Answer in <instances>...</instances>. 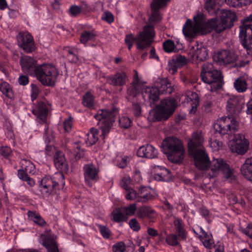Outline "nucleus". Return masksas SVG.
<instances>
[{"mask_svg": "<svg viewBox=\"0 0 252 252\" xmlns=\"http://www.w3.org/2000/svg\"><path fill=\"white\" fill-rule=\"evenodd\" d=\"M244 102L238 96H231L227 100L226 106L227 117L218 119L214 124L213 127L216 132L221 135L235 132L238 128V123L234 117L241 111Z\"/></svg>", "mask_w": 252, "mask_h": 252, "instance_id": "obj_1", "label": "nucleus"}, {"mask_svg": "<svg viewBox=\"0 0 252 252\" xmlns=\"http://www.w3.org/2000/svg\"><path fill=\"white\" fill-rule=\"evenodd\" d=\"M204 141L202 132L197 131L193 133L192 138L188 142L189 155L192 156L195 166L199 170H207L209 158L203 149L199 148Z\"/></svg>", "mask_w": 252, "mask_h": 252, "instance_id": "obj_2", "label": "nucleus"}, {"mask_svg": "<svg viewBox=\"0 0 252 252\" xmlns=\"http://www.w3.org/2000/svg\"><path fill=\"white\" fill-rule=\"evenodd\" d=\"M155 35L153 26L148 25L144 27L143 31L140 32L136 37L132 33L126 34L125 42L129 50H131L134 42H136L137 49L142 50L151 46Z\"/></svg>", "mask_w": 252, "mask_h": 252, "instance_id": "obj_3", "label": "nucleus"}, {"mask_svg": "<svg viewBox=\"0 0 252 252\" xmlns=\"http://www.w3.org/2000/svg\"><path fill=\"white\" fill-rule=\"evenodd\" d=\"M161 151L169 160L174 163L181 162L184 158L185 151L181 140L174 137L165 138L160 146Z\"/></svg>", "mask_w": 252, "mask_h": 252, "instance_id": "obj_4", "label": "nucleus"}, {"mask_svg": "<svg viewBox=\"0 0 252 252\" xmlns=\"http://www.w3.org/2000/svg\"><path fill=\"white\" fill-rule=\"evenodd\" d=\"M194 25L192 21L188 19L183 28V32L185 36L194 38L197 33L205 34L209 33V29H206L205 18L202 14L194 17Z\"/></svg>", "mask_w": 252, "mask_h": 252, "instance_id": "obj_5", "label": "nucleus"}, {"mask_svg": "<svg viewBox=\"0 0 252 252\" xmlns=\"http://www.w3.org/2000/svg\"><path fill=\"white\" fill-rule=\"evenodd\" d=\"M59 72L57 68L50 64H42L37 67L36 76L44 85L53 86L55 84Z\"/></svg>", "mask_w": 252, "mask_h": 252, "instance_id": "obj_6", "label": "nucleus"}, {"mask_svg": "<svg viewBox=\"0 0 252 252\" xmlns=\"http://www.w3.org/2000/svg\"><path fill=\"white\" fill-rule=\"evenodd\" d=\"M242 22L243 25L240 27L239 33L241 43L248 54L252 56V24L247 23L252 22V14L245 17Z\"/></svg>", "mask_w": 252, "mask_h": 252, "instance_id": "obj_7", "label": "nucleus"}, {"mask_svg": "<svg viewBox=\"0 0 252 252\" xmlns=\"http://www.w3.org/2000/svg\"><path fill=\"white\" fill-rule=\"evenodd\" d=\"M208 170H210L207 175L209 178L216 177L220 171L223 173L224 177L227 179L232 181L235 178L229 166L220 158H214L210 161Z\"/></svg>", "mask_w": 252, "mask_h": 252, "instance_id": "obj_8", "label": "nucleus"}, {"mask_svg": "<svg viewBox=\"0 0 252 252\" xmlns=\"http://www.w3.org/2000/svg\"><path fill=\"white\" fill-rule=\"evenodd\" d=\"M59 184L63 187L65 185L64 177L62 172L56 173L52 177L43 178L39 186V190L43 196H48Z\"/></svg>", "mask_w": 252, "mask_h": 252, "instance_id": "obj_9", "label": "nucleus"}, {"mask_svg": "<svg viewBox=\"0 0 252 252\" xmlns=\"http://www.w3.org/2000/svg\"><path fill=\"white\" fill-rule=\"evenodd\" d=\"M115 111L113 110H99L94 118L100 125V128L102 131L101 135L104 138L110 131L113 123L115 121Z\"/></svg>", "mask_w": 252, "mask_h": 252, "instance_id": "obj_10", "label": "nucleus"}, {"mask_svg": "<svg viewBox=\"0 0 252 252\" xmlns=\"http://www.w3.org/2000/svg\"><path fill=\"white\" fill-rule=\"evenodd\" d=\"M200 77L203 82L210 85L212 92L220 89L223 84V77L221 72L218 70L200 74Z\"/></svg>", "mask_w": 252, "mask_h": 252, "instance_id": "obj_11", "label": "nucleus"}, {"mask_svg": "<svg viewBox=\"0 0 252 252\" xmlns=\"http://www.w3.org/2000/svg\"><path fill=\"white\" fill-rule=\"evenodd\" d=\"M229 146L232 152L244 155L249 149V143L243 134H237L230 142Z\"/></svg>", "mask_w": 252, "mask_h": 252, "instance_id": "obj_12", "label": "nucleus"}, {"mask_svg": "<svg viewBox=\"0 0 252 252\" xmlns=\"http://www.w3.org/2000/svg\"><path fill=\"white\" fill-rule=\"evenodd\" d=\"M18 45L26 53H31L35 48L32 35L28 32H21L17 35Z\"/></svg>", "mask_w": 252, "mask_h": 252, "instance_id": "obj_13", "label": "nucleus"}, {"mask_svg": "<svg viewBox=\"0 0 252 252\" xmlns=\"http://www.w3.org/2000/svg\"><path fill=\"white\" fill-rule=\"evenodd\" d=\"M170 0H154L151 4V15L149 17L148 21L150 24L158 23L161 19V16L159 12L160 8L165 7L167 2Z\"/></svg>", "mask_w": 252, "mask_h": 252, "instance_id": "obj_14", "label": "nucleus"}, {"mask_svg": "<svg viewBox=\"0 0 252 252\" xmlns=\"http://www.w3.org/2000/svg\"><path fill=\"white\" fill-rule=\"evenodd\" d=\"M20 64L25 72L34 76L37 70L36 61L31 57L26 56L20 59Z\"/></svg>", "mask_w": 252, "mask_h": 252, "instance_id": "obj_15", "label": "nucleus"}, {"mask_svg": "<svg viewBox=\"0 0 252 252\" xmlns=\"http://www.w3.org/2000/svg\"><path fill=\"white\" fill-rule=\"evenodd\" d=\"M84 175L86 184L90 187L92 186L91 181L96 182L98 180V169L93 164H85L83 167Z\"/></svg>", "mask_w": 252, "mask_h": 252, "instance_id": "obj_16", "label": "nucleus"}, {"mask_svg": "<svg viewBox=\"0 0 252 252\" xmlns=\"http://www.w3.org/2000/svg\"><path fill=\"white\" fill-rule=\"evenodd\" d=\"M159 90L155 87H146L142 91V96L145 101L149 102L150 105H154L159 99Z\"/></svg>", "mask_w": 252, "mask_h": 252, "instance_id": "obj_17", "label": "nucleus"}, {"mask_svg": "<svg viewBox=\"0 0 252 252\" xmlns=\"http://www.w3.org/2000/svg\"><path fill=\"white\" fill-rule=\"evenodd\" d=\"M220 64H227L233 63L237 60L236 54L228 50H221L217 54L215 57Z\"/></svg>", "mask_w": 252, "mask_h": 252, "instance_id": "obj_18", "label": "nucleus"}, {"mask_svg": "<svg viewBox=\"0 0 252 252\" xmlns=\"http://www.w3.org/2000/svg\"><path fill=\"white\" fill-rule=\"evenodd\" d=\"M127 80V75L125 72H118L115 74L107 77V82L114 87H122L125 85Z\"/></svg>", "mask_w": 252, "mask_h": 252, "instance_id": "obj_19", "label": "nucleus"}, {"mask_svg": "<svg viewBox=\"0 0 252 252\" xmlns=\"http://www.w3.org/2000/svg\"><path fill=\"white\" fill-rule=\"evenodd\" d=\"M206 29H209V32L215 30L217 32L220 33L226 29L230 28L223 21L221 20L218 21L216 18H213L207 22L205 21Z\"/></svg>", "mask_w": 252, "mask_h": 252, "instance_id": "obj_20", "label": "nucleus"}, {"mask_svg": "<svg viewBox=\"0 0 252 252\" xmlns=\"http://www.w3.org/2000/svg\"><path fill=\"white\" fill-rule=\"evenodd\" d=\"M138 156L148 158H155L158 157V151L152 145L147 144L141 146L138 150Z\"/></svg>", "mask_w": 252, "mask_h": 252, "instance_id": "obj_21", "label": "nucleus"}, {"mask_svg": "<svg viewBox=\"0 0 252 252\" xmlns=\"http://www.w3.org/2000/svg\"><path fill=\"white\" fill-rule=\"evenodd\" d=\"M54 164L56 168L60 170L59 172H67L68 170V164L64 154L60 151L57 152L54 156Z\"/></svg>", "mask_w": 252, "mask_h": 252, "instance_id": "obj_22", "label": "nucleus"}, {"mask_svg": "<svg viewBox=\"0 0 252 252\" xmlns=\"http://www.w3.org/2000/svg\"><path fill=\"white\" fill-rule=\"evenodd\" d=\"M32 113L36 115L37 118L42 123L45 122L48 113V108L43 102H39L35 109L32 110Z\"/></svg>", "mask_w": 252, "mask_h": 252, "instance_id": "obj_23", "label": "nucleus"}, {"mask_svg": "<svg viewBox=\"0 0 252 252\" xmlns=\"http://www.w3.org/2000/svg\"><path fill=\"white\" fill-rule=\"evenodd\" d=\"M223 0H207L205 7L208 13L211 15H217L220 10V7Z\"/></svg>", "mask_w": 252, "mask_h": 252, "instance_id": "obj_24", "label": "nucleus"}, {"mask_svg": "<svg viewBox=\"0 0 252 252\" xmlns=\"http://www.w3.org/2000/svg\"><path fill=\"white\" fill-rule=\"evenodd\" d=\"M42 245L47 249L48 252H59L54 235L47 234L42 240Z\"/></svg>", "mask_w": 252, "mask_h": 252, "instance_id": "obj_25", "label": "nucleus"}, {"mask_svg": "<svg viewBox=\"0 0 252 252\" xmlns=\"http://www.w3.org/2000/svg\"><path fill=\"white\" fill-rule=\"evenodd\" d=\"M149 114L150 118L153 121L165 120L171 115L164 111L158 105H157L156 109L151 110Z\"/></svg>", "mask_w": 252, "mask_h": 252, "instance_id": "obj_26", "label": "nucleus"}, {"mask_svg": "<svg viewBox=\"0 0 252 252\" xmlns=\"http://www.w3.org/2000/svg\"><path fill=\"white\" fill-rule=\"evenodd\" d=\"M153 169L155 172L154 178L157 181H166L170 177V171L165 168L155 166Z\"/></svg>", "mask_w": 252, "mask_h": 252, "instance_id": "obj_27", "label": "nucleus"}, {"mask_svg": "<svg viewBox=\"0 0 252 252\" xmlns=\"http://www.w3.org/2000/svg\"><path fill=\"white\" fill-rule=\"evenodd\" d=\"M155 85L159 90V94L160 93L170 94L174 90V88L167 79L158 78L155 82Z\"/></svg>", "mask_w": 252, "mask_h": 252, "instance_id": "obj_28", "label": "nucleus"}, {"mask_svg": "<svg viewBox=\"0 0 252 252\" xmlns=\"http://www.w3.org/2000/svg\"><path fill=\"white\" fill-rule=\"evenodd\" d=\"M220 20L225 23L229 27H232L233 25V22L236 20V16L234 12L230 10H225L224 9L220 10Z\"/></svg>", "mask_w": 252, "mask_h": 252, "instance_id": "obj_29", "label": "nucleus"}, {"mask_svg": "<svg viewBox=\"0 0 252 252\" xmlns=\"http://www.w3.org/2000/svg\"><path fill=\"white\" fill-rule=\"evenodd\" d=\"M175 232L181 240H186L187 232L185 229L183 221L178 218H175L173 222Z\"/></svg>", "mask_w": 252, "mask_h": 252, "instance_id": "obj_30", "label": "nucleus"}, {"mask_svg": "<svg viewBox=\"0 0 252 252\" xmlns=\"http://www.w3.org/2000/svg\"><path fill=\"white\" fill-rule=\"evenodd\" d=\"M145 86L137 80L133 81L127 89V94L132 97H136L140 93H142Z\"/></svg>", "mask_w": 252, "mask_h": 252, "instance_id": "obj_31", "label": "nucleus"}, {"mask_svg": "<svg viewBox=\"0 0 252 252\" xmlns=\"http://www.w3.org/2000/svg\"><path fill=\"white\" fill-rule=\"evenodd\" d=\"M241 171L245 178L252 182V158L246 159L241 167Z\"/></svg>", "mask_w": 252, "mask_h": 252, "instance_id": "obj_32", "label": "nucleus"}, {"mask_svg": "<svg viewBox=\"0 0 252 252\" xmlns=\"http://www.w3.org/2000/svg\"><path fill=\"white\" fill-rule=\"evenodd\" d=\"M176 100L174 98L163 99L158 106L170 115L174 112L176 107Z\"/></svg>", "mask_w": 252, "mask_h": 252, "instance_id": "obj_33", "label": "nucleus"}, {"mask_svg": "<svg viewBox=\"0 0 252 252\" xmlns=\"http://www.w3.org/2000/svg\"><path fill=\"white\" fill-rule=\"evenodd\" d=\"M234 87L238 93H244L248 88L246 80L243 77H239L234 82Z\"/></svg>", "mask_w": 252, "mask_h": 252, "instance_id": "obj_34", "label": "nucleus"}, {"mask_svg": "<svg viewBox=\"0 0 252 252\" xmlns=\"http://www.w3.org/2000/svg\"><path fill=\"white\" fill-rule=\"evenodd\" d=\"M29 219L34 223L40 226H43L46 224V221L43 218L35 211H29L28 212Z\"/></svg>", "mask_w": 252, "mask_h": 252, "instance_id": "obj_35", "label": "nucleus"}, {"mask_svg": "<svg viewBox=\"0 0 252 252\" xmlns=\"http://www.w3.org/2000/svg\"><path fill=\"white\" fill-rule=\"evenodd\" d=\"M154 212V210L150 206H143L138 208L137 215L138 218L143 219L146 217H150Z\"/></svg>", "mask_w": 252, "mask_h": 252, "instance_id": "obj_36", "label": "nucleus"}, {"mask_svg": "<svg viewBox=\"0 0 252 252\" xmlns=\"http://www.w3.org/2000/svg\"><path fill=\"white\" fill-rule=\"evenodd\" d=\"M192 57L198 61H203L207 59L208 52L204 47L197 48L192 53Z\"/></svg>", "mask_w": 252, "mask_h": 252, "instance_id": "obj_37", "label": "nucleus"}, {"mask_svg": "<svg viewBox=\"0 0 252 252\" xmlns=\"http://www.w3.org/2000/svg\"><path fill=\"white\" fill-rule=\"evenodd\" d=\"M225 1L229 6L234 7L247 6L252 3V0H225Z\"/></svg>", "mask_w": 252, "mask_h": 252, "instance_id": "obj_38", "label": "nucleus"}, {"mask_svg": "<svg viewBox=\"0 0 252 252\" xmlns=\"http://www.w3.org/2000/svg\"><path fill=\"white\" fill-rule=\"evenodd\" d=\"M202 235L200 236V240L203 245L207 248H211L213 244L212 236L201 229Z\"/></svg>", "mask_w": 252, "mask_h": 252, "instance_id": "obj_39", "label": "nucleus"}, {"mask_svg": "<svg viewBox=\"0 0 252 252\" xmlns=\"http://www.w3.org/2000/svg\"><path fill=\"white\" fill-rule=\"evenodd\" d=\"M0 91L7 97L12 98L14 96L13 92L10 85L6 82L0 84Z\"/></svg>", "mask_w": 252, "mask_h": 252, "instance_id": "obj_40", "label": "nucleus"}, {"mask_svg": "<svg viewBox=\"0 0 252 252\" xmlns=\"http://www.w3.org/2000/svg\"><path fill=\"white\" fill-rule=\"evenodd\" d=\"M98 130L97 129L94 127L91 128L90 130V133L88 134L87 144L90 145L94 144L98 141Z\"/></svg>", "mask_w": 252, "mask_h": 252, "instance_id": "obj_41", "label": "nucleus"}, {"mask_svg": "<svg viewBox=\"0 0 252 252\" xmlns=\"http://www.w3.org/2000/svg\"><path fill=\"white\" fill-rule=\"evenodd\" d=\"M17 175L20 180L26 182L30 187H32L34 186V180L30 177L28 174H26V173L24 172L23 170H18Z\"/></svg>", "mask_w": 252, "mask_h": 252, "instance_id": "obj_42", "label": "nucleus"}, {"mask_svg": "<svg viewBox=\"0 0 252 252\" xmlns=\"http://www.w3.org/2000/svg\"><path fill=\"white\" fill-rule=\"evenodd\" d=\"M82 103L87 107L92 108L94 105V96L89 93H86L83 96Z\"/></svg>", "mask_w": 252, "mask_h": 252, "instance_id": "obj_43", "label": "nucleus"}, {"mask_svg": "<svg viewBox=\"0 0 252 252\" xmlns=\"http://www.w3.org/2000/svg\"><path fill=\"white\" fill-rule=\"evenodd\" d=\"M112 216L113 220L117 222L126 221L128 218L124 212L118 211L112 213Z\"/></svg>", "mask_w": 252, "mask_h": 252, "instance_id": "obj_44", "label": "nucleus"}, {"mask_svg": "<svg viewBox=\"0 0 252 252\" xmlns=\"http://www.w3.org/2000/svg\"><path fill=\"white\" fill-rule=\"evenodd\" d=\"M122 210L127 217L133 216L136 210V204L135 203L131 204L127 207L122 208Z\"/></svg>", "mask_w": 252, "mask_h": 252, "instance_id": "obj_45", "label": "nucleus"}, {"mask_svg": "<svg viewBox=\"0 0 252 252\" xmlns=\"http://www.w3.org/2000/svg\"><path fill=\"white\" fill-rule=\"evenodd\" d=\"M94 36L95 35L92 32L85 31L81 34L80 41L82 43L85 44L88 40L93 39Z\"/></svg>", "mask_w": 252, "mask_h": 252, "instance_id": "obj_46", "label": "nucleus"}, {"mask_svg": "<svg viewBox=\"0 0 252 252\" xmlns=\"http://www.w3.org/2000/svg\"><path fill=\"white\" fill-rule=\"evenodd\" d=\"M178 235L174 234H170L167 235L165 241L169 245L176 246L179 245L178 242Z\"/></svg>", "mask_w": 252, "mask_h": 252, "instance_id": "obj_47", "label": "nucleus"}, {"mask_svg": "<svg viewBox=\"0 0 252 252\" xmlns=\"http://www.w3.org/2000/svg\"><path fill=\"white\" fill-rule=\"evenodd\" d=\"M163 47L164 51L167 53L175 52V44L170 39L166 40L163 43Z\"/></svg>", "mask_w": 252, "mask_h": 252, "instance_id": "obj_48", "label": "nucleus"}, {"mask_svg": "<svg viewBox=\"0 0 252 252\" xmlns=\"http://www.w3.org/2000/svg\"><path fill=\"white\" fill-rule=\"evenodd\" d=\"M187 102L189 103L191 105L192 104V109L195 108L199 104V98L197 94L195 93H191L190 97L189 96L187 98Z\"/></svg>", "mask_w": 252, "mask_h": 252, "instance_id": "obj_49", "label": "nucleus"}, {"mask_svg": "<svg viewBox=\"0 0 252 252\" xmlns=\"http://www.w3.org/2000/svg\"><path fill=\"white\" fill-rule=\"evenodd\" d=\"M126 198L127 200H133L136 199L137 201V198L138 195L136 191L132 188L126 190Z\"/></svg>", "mask_w": 252, "mask_h": 252, "instance_id": "obj_50", "label": "nucleus"}, {"mask_svg": "<svg viewBox=\"0 0 252 252\" xmlns=\"http://www.w3.org/2000/svg\"><path fill=\"white\" fill-rule=\"evenodd\" d=\"M43 137L45 143L48 144L51 143L54 138L52 130L46 128L44 132Z\"/></svg>", "mask_w": 252, "mask_h": 252, "instance_id": "obj_51", "label": "nucleus"}, {"mask_svg": "<svg viewBox=\"0 0 252 252\" xmlns=\"http://www.w3.org/2000/svg\"><path fill=\"white\" fill-rule=\"evenodd\" d=\"M129 159V157L127 156L119 157L117 159V165L119 167L124 168L127 166Z\"/></svg>", "mask_w": 252, "mask_h": 252, "instance_id": "obj_52", "label": "nucleus"}, {"mask_svg": "<svg viewBox=\"0 0 252 252\" xmlns=\"http://www.w3.org/2000/svg\"><path fill=\"white\" fill-rule=\"evenodd\" d=\"M172 59L179 67L185 65L187 62V59L184 56L178 55Z\"/></svg>", "mask_w": 252, "mask_h": 252, "instance_id": "obj_53", "label": "nucleus"}, {"mask_svg": "<svg viewBox=\"0 0 252 252\" xmlns=\"http://www.w3.org/2000/svg\"><path fill=\"white\" fill-rule=\"evenodd\" d=\"M119 123L122 127L127 128L130 126L131 121L127 117H123L119 120Z\"/></svg>", "mask_w": 252, "mask_h": 252, "instance_id": "obj_54", "label": "nucleus"}, {"mask_svg": "<svg viewBox=\"0 0 252 252\" xmlns=\"http://www.w3.org/2000/svg\"><path fill=\"white\" fill-rule=\"evenodd\" d=\"M153 195L151 194L150 191H146L145 193L141 195H138L137 198V202H146L148 200L152 199Z\"/></svg>", "mask_w": 252, "mask_h": 252, "instance_id": "obj_55", "label": "nucleus"}, {"mask_svg": "<svg viewBox=\"0 0 252 252\" xmlns=\"http://www.w3.org/2000/svg\"><path fill=\"white\" fill-rule=\"evenodd\" d=\"M98 228L101 235L104 238L108 239L110 238L111 236V232L108 228L104 225H99Z\"/></svg>", "mask_w": 252, "mask_h": 252, "instance_id": "obj_56", "label": "nucleus"}, {"mask_svg": "<svg viewBox=\"0 0 252 252\" xmlns=\"http://www.w3.org/2000/svg\"><path fill=\"white\" fill-rule=\"evenodd\" d=\"M214 69L213 65L211 63H204L202 66V71L201 74H206L207 72H213L215 70Z\"/></svg>", "mask_w": 252, "mask_h": 252, "instance_id": "obj_57", "label": "nucleus"}, {"mask_svg": "<svg viewBox=\"0 0 252 252\" xmlns=\"http://www.w3.org/2000/svg\"><path fill=\"white\" fill-rule=\"evenodd\" d=\"M129 225L134 231H138L140 229V225L136 219H132L129 221Z\"/></svg>", "mask_w": 252, "mask_h": 252, "instance_id": "obj_58", "label": "nucleus"}, {"mask_svg": "<svg viewBox=\"0 0 252 252\" xmlns=\"http://www.w3.org/2000/svg\"><path fill=\"white\" fill-rule=\"evenodd\" d=\"M179 67L173 59L168 62V69L171 74H173L177 72Z\"/></svg>", "mask_w": 252, "mask_h": 252, "instance_id": "obj_59", "label": "nucleus"}, {"mask_svg": "<svg viewBox=\"0 0 252 252\" xmlns=\"http://www.w3.org/2000/svg\"><path fill=\"white\" fill-rule=\"evenodd\" d=\"M12 154L11 148L8 146L0 147V154L5 158H8Z\"/></svg>", "mask_w": 252, "mask_h": 252, "instance_id": "obj_60", "label": "nucleus"}, {"mask_svg": "<svg viewBox=\"0 0 252 252\" xmlns=\"http://www.w3.org/2000/svg\"><path fill=\"white\" fill-rule=\"evenodd\" d=\"M73 147L74 148V152L76 153L77 157L80 158L83 156L84 151L83 150H81L79 142L74 143Z\"/></svg>", "mask_w": 252, "mask_h": 252, "instance_id": "obj_61", "label": "nucleus"}, {"mask_svg": "<svg viewBox=\"0 0 252 252\" xmlns=\"http://www.w3.org/2000/svg\"><path fill=\"white\" fill-rule=\"evenodd\" d=\"M131 183L129 177H124L121 180V186L125 190L129 189L131 187L130 186Z\"/></svg>", "mask_w": 252, "mask_h": 252, "instance_id": "obj_62", "label": "nucleus"}, {"mask_svg": "<svg viewBox=\"0 0 252 252\" xmlns=\"http://www.w3.org/2000/svg\"><path fill=\"white\" fill-rule=\"evenodd\" d=\"M113 252H124L126 250V246L124 242H120L112 247Z\"/></svg>", "mask_w": 252, "mask_h": 252, "instance_id": "obj_63", "label": "nucleus"}, {"mask_svg": "<svg viewBox=\"0 0 252 252\" xmlns=\"http://www.w3.org/2000/svg\"><path fill=\"white\" fill-rule=\"evenodd\" d=\"M240 230L243 233L252 239V224H249L246 228H241Z\"/></svg>", "mask_w": 252, "mask_h": 252, "instance_id": "obj_64", "label": "nucleus"}]
</instances>
